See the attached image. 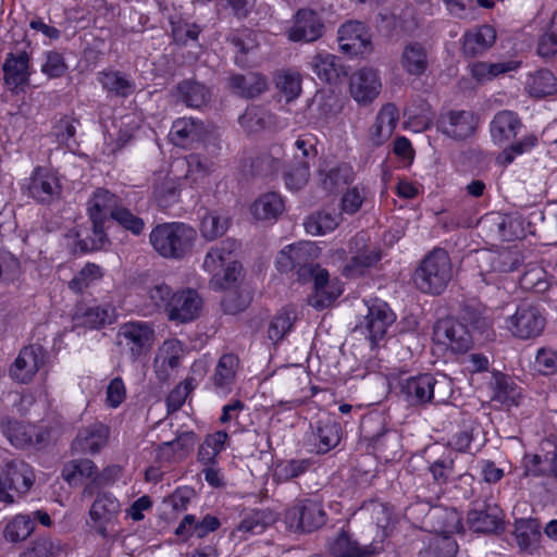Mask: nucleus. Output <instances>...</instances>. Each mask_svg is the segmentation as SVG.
Listing matches in <instances>:
<instances>
[{
	"label": "nucleus",
	"mask_w": 557,
	"mask_h": 557,
	"mask_svg": "<svg viewBox=\"0 0 557 557\" xmlns=\"http://www.w3.org/2000/svg\"><path fill=\"white\" fill-rule=\"evenodd\" d=\"M225 290L221 301L222 309L225 313L237 314L249 306L251 301L249 293L242 289L238 285Z\"/></svg>",
	"instance_id": "nucleus-59"
},
{
	"label": "nucleus",
	"mask_w": 557,
	"mask_h": 557,
	"mask_svg": "<svg viewBox=\"0 0 557 557\" xmlns=\"http://www.w3.org/2000/svg\"><path fill=\"white\" fill-rule=\"evenodd\" d=\"M115 312L111 306L88 307L78 317L79 324L89 329H99L114 321Z\"/></svg>",
	"instance_id": "nucleus-53"
},
{
	"label": "nucleus",
	"mask_w": 557,
	"mask_h": 557,
	"mask_svg": "<svg viewBox=\"0 0 557 557\" xmlns=\"http://www.w3.org/2000/svg\"><path fill=\"white\" fill-rule=\"evenodd\" d=\"M231 87L242 97L253 98L268 88L267 78L259 73L235 74L230 77Z\"/></svg>",
	"instance_id": "nucleus-37"
},
{
	"label": "nucleus",
	"mask_w": 557,
	"mask_h": 557,
	"mask_svg": "<svg viewBox=\"0 0 557 557\" xmlns=\"http://www.w3.org/2000/svg\"><path fill=\"white\" fill-rule=\"evenodd\" d=\"M325 30L322 17L311 9H300L287 29V38L293 42L310 44L320 39Z\"/></svg>",
	"instance_id": "nucleus-14"
},
{
	"label": "nucleus",
	"mask_w": 557,
	"mask_h": 557,
	"mask_svg": "<svg viewBox=\"0 0 557 557\" xmlns=\"http://www.w3.org/2000/svg\"><path fill=\"white\" fill-rule=\"evenodd\" d=\"M282 197L274 191L261 195L251 206V213L257 220H276L284 211Z\"/></svg>",
	"instance_id": "nucleus-43"
},
{
	"label": "nucleus",
	"mask_w": 557,
	"mask_h": 557,
	"mask_svg": "<svg viewBox=\"0 0 557 557\" xmlns=\"http://www.w3.org/2000/svg\"><path fill=\"white\" fill-rule=\"evenodd\" d=\"M453 278V264L445 249L429 252L413 274L417 288L430 295H441Z\"/></svg>",
	"instance_id": "nucleus-5"
},
{
	"label": "nucleus",
	"mask_w": 557,
	"mask_h": 557,
	"mask_svg": "<svg viewBox=\"0 0 557 557\" xmlns=\"http://www.w3.org/2000/svg\"><path fill=\"white\" fill-rule=\"evenodd\" d=\"M533 369L544 376L557 374V348L553 346L540 347L534 356Z\"/></svg>",
	"instance_id": "nucleus-60"
},
{
	"label": "nucleus",
	"mask_w": 557,
	"mask_h": 557,
	"mask_svg": "<svg viewBox=\"0 0 557 557\" xmlns=\"http://www.w3.org/2000/svg\"><path fill=\"white\" fill-rule=\"evenodd\" d=\"M381 250L376 247H367L358 255L354 256L344 267L343 275L346 277H357L374 267L381 260Z\"/></svg>",
	"instance_id": "nucleus-46"
},
{
	"label": "nucleus",
	"mask_w": 557,
	"mask_h": 557,
	"mask_svg": "<svg viewBox=\"0 0 557 557\" xmlns=\"http://www.w3.org/2000/svg\"><path fill=\"white\" fill-rule=\"evenodd\" d=\"M177 100L186 107L200 109L211 99L210 89L202 83L194 79H184L176 86Z\"/></svg>",
	"instance_id": "nucleus-34"
},
{
	"label": "nucleus",
	"mask_w": 557,
	"mask_h": 557,
	"mask_svg": "<svg viewBox=\"0 0 557 557\" xmlns=\"http://www.w3.org/2000/svg\"><path fill=\"white\" fill-rule=\"evenodd\" d=\"M400 393L411 406L446 404L454 393L450 377L443 373H423L400 382Z\"/></svg>",
	"instance_id": "nucleus-3"
},
{
	"label": "nucleus",
	"mask_w": 557,
	"mask_h": 557,
	"mask_svg": "<svg viewBox=\"0 0 557 557\" xmlns=\"http://www.w3.org/2000/svg\"><path fill=\"white\" fill-rule=\"evenodd\" d=\"M295 314L292 310L283 308L270 321L268 337L273 343H278L290 331L295 321Z\"/></svg>",
	"instance_id": "nucleus-58"
},
{
	"label": "nucleus",
	"mask_w": 557,
	"mask_h": 557,
	"mask_svg": "<svg viewBox=\"0 0 557 557\" xmlns=\"http://www.w3.org/2000/svg\"><path fill=\"white\" fill-rule=\"evenodd\" d=\"M479 125V117L468 110H449L442 113L437 120V128L454 140H465L471 137Z\"/></svg>",
	"instance_id": "nucleus-13"
},
{
	"label": "nucleus",
	"mask_w": 557,
	"mask_h": 557,
	"mask_svg": "<svg viewBox=\"0 0 557 557\" xmlns=\"http://www.w3.org/2000/svg\"><path fill=\"white\" fill-rule=\"evenodd\" d=\"M349 87L351 97L367 104L379 96L382 84L376 70L362 67L351 75Z\"/></svg>",
	"instance_id": "nucleus-25"
},
{
	"label": "nucleus",
	"mask_w": 557,
	"mask_h": 557,
	"mask_svg": "<svg viewBox=\"0 0 557 557\" xmlns=\"http://www.w3.org/2000/svg\"><path fill=\"white\" fill-rule=\"evenodd\" d=\"M275 84L287 101L297 98L301 91V77L297 72L286 71L278 74Z\"/></svg>",
	"instance_id": "nucleus-63"
},
{
	"label": "nucleus",
	"mask_w": 557,
	"mask_h": 557,
	"mask_svg": "<svg viewBox=\"0 0 557 557\" xmlns=\"http://www.w3.org/2000/svg\"><path fill=\"white\" fill-rule=\"evenodd\" d=\"M122 200L108 189H96L87 202V213L90 221L107 222L108 216L112 219V212L117 210Z\"/></svg>",
	"instance_id": "nucleus-32"
},
{
	"label": "nucleus",
	"mask_w": 557,
	"mask_h": 557,
	"mask_svg": "<svg viewBox=\"0 0 557 557\" xmlns=\"http://www.w3.org/2000/svg\"><path fill=\"white\" fill-rule=\"evenodd\" d=\"M234 246V243H222L212 247L205 257L203 269L211 274L210 286L213 289L235 287L243 277V267L232 255Z\"/></svg>",
	"instance_id": "nucleus-6"
},
{
	"label": "nucleus",
	"mask_w": 557,
	"mask_h": 557,
	"mask_svg": "<svg viewBox=\"0 0 557 557\" xmlns=\"http://www.w3.org/2000/svg\"><path fill=\"white\" fill-rule=\"evenodd\" d=\"M240 126L248 133H257L272 122V115L262 108L250 107L238 119Z\"/></svg>",
	"instance_id": "nucleus-56"
},
{
	"label": "nucleus",
	"mask_w": 557,
	"mask_h": 557,
	"mask_svg": "<svg viewBox=\"0 0 557 557\" xmlns=\"http://www.w3.org/2000/svg\"><path fill=\"white\" fill-rule=\"evenodd\" d=\"M515 536L522 550L533 553L540 543L541 524L537 519H519L515 523Z\"/></svg>",
	"instance_id": "nucleus-38"
},
{
	"label": "nucleus",
	"mask_w": 557,
	"mask_h": 557,
	"mask_svg": "<svg viewBox=\"0 0 557 557\" xmlns=\"http://www.w3.org/2000/svg\"><path fill=\"white\" fill-rule=\"evenodd\" d=\"M311 466L309 458L289 459L277 465L274 475L281 481H290L306 473Z\"/></svg>",
	"instance_id": "nucleus-62"
},
{
	"label": "nucleus",
	"mask_w": 557,
	"mask_h": 557,
	"mask_svg": "<svg viewBox=\"0 0 557 557\" xmlns=\"http://www.w3.org/2000/svg\"><path fill=\"white\" fill-rule=\"evenodd\" d=\"M457 453L454 450H445L443 455L430 463L429 470L433 476L434 483L430 493H425L423 487H418V497L425 503L431 504L437 500L443 493V485L447 484L456 474L455 461Z\"/></svg>",
	"instance_id": "nucleus-16"
},
{
	"label": "nucleus",
	"mask_w": 557,
	"mask_h": 557,
	"mask_svg": "<svg viewBox=\"0 0 557 557\" xmlns=\"http://www.w3.org/2000/svg\"><path fill=\"white\" fill-rule=\"evenodd\" d=\"M523 476L541 478L553 475L556 478L555 467L553 466V451L544 457L537 454H525L522 458Z\"/></svg>",
	"instance_id": "nucleus-48"
},
{
	"label": "nucleus",
	"mask_w": 557,
	"mask_h": 557,
	"mask_svg": "<svg viewBox=\"0 0 557 557\" xmlns=\"http://www.w3.org/2000/svg\"><path fill=\"white\" fill-rule=\"evenodd\" d=\"M99 484L95 478L83 491L84 497H94L86 524L101 539H114L120 529L121 503L112 493L97 491Z\"/></svg>",
	"instance_id": "nucleus-1"
},
{
	"label": "nucleus",
	"mask_w": 557,
	"mask_h": 557,
	"mask_svg": "<svg viewBox=\"0 0 557 557\" xmlns=\"http://www.w3.org/2000/svg\"><path fill=\"white\" fill-rule=\"evenodd\" d=\"M45 362V350L39 345H29L21 349L11 366V377L23 384L29 383Z\"/></svg>",
	"instance_id": "nucleus-21"
},
{
	"label": "nucleus",
	"mask_w": 557,
	"mask_h": 557,
	"mask_svg": "<svg viewBox=\"0 0 557 557\" xmlns=\"http://www.w3.org/2000/svg\"><path fill=\"white\" fill-rule=\"evenodd\" d=\"M327 521V513L321 502L312 498L295 500L285 512V522L296 533H312Z\"/></svg>",
	"instance_id": "nucleus-7"
},
{
	"label": "nucleus",
	"mask_w": 557,
	"mask_h": 557,
	"mask_svg": "<svg viewBox=\"0 0 557 557\" xmlns=\"http://www.w3.org/2000/svg\"><path fill=\"white\" fill-rule=\"evenodd\" d=\"M496 41L493 26L483 24L466 32L462 36V53L467 58H475L485 53Z\"/></svg>",
	"instance_id": "nucleus-27"
},
{
	"label": "nucleus",
	"mask_w": 557,
	"mask_h": 557,
	"mask_svg": "<svg viewBox=\"0 0 557 557\" xmlns=\"http://www.w3.org/2000/svg\"><path fill=\"white\" fill-rule=\"evenodd\" d=\"M3 84L5 87L18 94L29 84L32 76L30 53L26 50L9 52L2 64Z\"/></svg>",
	"instance_id": "nucleus-11"
},
{
	"label": "nucleus",
	"mask_w": 557,
	"mask_h": 557,
	"mask_svg": "<svg viewBox=\"0 0 557 557\" xmlns=\"http://www.w3.org/2000/svg\"><path fill=\"white\" fill-rule=\"evenodd\" d=\"M521 127L522 122L516 112L503 110L494 115L490 131L494 143L503 145L513 139Z\"/></svg>",
	"instance_id": "nucleus-33"
},
{
	"label": "nucleus",
	"mask_w": 557,
	"mask_h": 557,
	"mask_svg": "<svg viewBox=\"0 0 557 557\" xmlns=\"http://www.w3.org/2000/svg\"><path fill=\"white\" fill-rule=\"evenodd\" d=\"M329 553L334 557H371L379 548L373 544L361 545L342 530L327 543Z\"/></svg>",
	"instance_id": "nucleus-29"
},
{
	"label": "nucleus",
	"mask_w": 557,
	"mask_h": 557,
	"mask_svg": "<svg viewBox=\"0 0 557 557\" xmlns=\"http://www.w3.org/2000/svg\"><path fill=\"white\" fill-rule=\"evenodd\" d=\"M311 66L317 76L325 83H336L343 73L339 59L331 53H318L312 58Z\"/></svg>",
	"instance_id": "nucleus-47"
},
{
	"label": "nucleus",
	"mask_w": 557,
	"mask_h": 557,
	"mask_svg": "<svg viewBox=\"0 0 557 557\" xmlns=\"http://www.w3.org/2000/svg\"><path fill=\"white\" fill-rule=\"evenodd\" d=\"M97 473V466L90 459H75L67 461L62 469V478L69 484L78 479H90Z\"/></svg>",
	"instance_id": "nucleus-55"
},
{
	"label": "nucleus",
	"mask_w": 557,
	"mask_h": 557,
	"mask_svg": "<svg viewBox=\"0 0 557 557\" xmlns=\"http://www.w3.org/2000/svg\"><path fill=\"white\" fill-rule=\"evenodd\" d=\"M112 220H114L121 227L131 232L135 236H139L145 228L144 220L134 214L122 203L117 210L112 212Z\"/></svg>",
	"instance_id": "nucleus-64"
},
{
	"label": "nucleus",
	"mask_w": 557,
	"mask_h": 557,
	"mask_svg": "<svg viewBox=\"0 0 557 557\" xmlns=\"http://www.w3.org/2000/svg\"><path fill=\"white\" fill-rule=\"evenodd\" d=\"M276 521V516L272 510L258 509L248 515L237 527L238 532L244 533H261L265 527Z\"/></svg>",
	"instance_id": "nucleus-54"
},
{
	"label": "nucleus",
	"mask_w": 557,
	"mask_h": 557,
	"mask_svg": "<svg viewBox=\"0 0 557 557\" xmlns=\"http://www.w3.org/2000/svg\"><path fill=\"white\" fill-rule=\"evenodd\" d=\"M197 443V435L193 431L177 434L173 441L164 442L159 446V458L171 460L173 456L183 458L187 456Z\"/></svg>",
	"instance_id": "nucleus-41"
},
{
	"label": "nucleus",
	"mask_w": 557,
	"mask_h": 557,
	"mask_svg": "<svg viewBox=\"0 0 557 557\" xmlns=\"http://www.w3.org/2000/svg\"><path fill=\"white\" fill-rule=\"evenodd\" d=\"M35 482V474L30 466L22 459H10L4 462L0 475V502L14 503L13 491L18 495L26 494Z\"/></svg>",
	"instance_id": "nucleus-8"
},
{
	"label": "nucleus",
	"mask_w": 557,
	"mask_h": 557,
	"mask_svg": "<svg viewBox=\"0 0 557 557\" xmlns=\"http://www.w3.org/2000/svg\"><path fill=\"white\" fill-rule=\"evenodd\" d=\"M60 552L58 541L48 535H38L24 547L18 557H58Z\"/></svg>",
	"instance_id": "nucleus-51"
},
{
	"label": "nucleus",
	"mask_w": 557,
	"mask_h": 557,
	"mask_svg": "<svg viewBox=\"0 0 557 557\" xmlns=\"http://www.w3.org/2000/svg\"><path fill=\"white\" fill-rule=\"evenodd\" d=\"M282 147L273 146L269 152L257 157L251 163L252 171L256 175L267 176L276 172L282 162Z\"/></svg>",
	"instance_id": "nucleus-57"
},
{
	"label": "nucleus",
	"mask_w": 557,
	"mask_h": 557,
	"mask_svg": "<svg viewBox=\"0 0 557 557\" xmlns=\"http://www.w3.org/2000/svg\"><path fill=\"white\" fill-rule=\"evenodd\" d=\"M97 79L108 95L127 98L136 90V83L125 72L108 69L97 74Z\"/></svg>",
	"instance_id": "nucleus-31"
},
{
	"label": "nucleus",
	"mask_w": 557,
	"mask_h": 557,
	"mask_svg": "<svg viewBox=\"0 0 557 557\" xmlns=\"http://www.w3.org/2000/svg\"><path fill=\"white\" fill-rule=\"evenodd\" d=\"M481 272L507 273L515 271L521 263L520 253L513 249L500 251H481L478 253Z\"/></svg>",
	"instance_id": "nucleus-28"
},
{
	"label": "nucleus",
	"mask_w": 557,
	"mask_h": 557,
	"mask_svg": "<svg viewBox=\"0 0 557 557\" xmlns=\"http://www.w3.org/2000/svg\"><path fill=\"white\" fill-rule=\"evenodd\" d=\"M183 355L180 341L172 338L163 342L153 360L154 373L160 382H166L173 376L181 366Z\"/></svg>",
	"instance_id": "nucleus-23"
},
{
	"label": "nucleus",
	"mask_w": 557,
	"mask_h": 557,
	"mask_svg": "<svg viewBox=\"0 0 557 557\" xmlns=\"http://www.w3.org/2000/svg\"><path fill=\"white\" fill-rule=\"evenodd\" d=\"M202 309V298L191 288L180 289L174 293L168 318L172 322L188 323L197 319Z\"/></svg>",
	"instance_id": "nucleus-18"
},
{
	"label": "nucleus",
	"mask_w": 557,
	"mask_h": 557,
	"mask_svg": "<svg viewBox=\"0 0 557 557\" xmlns=\"http://www.w3.org/2000/svg\"><path fill=\"white\" fill-rule=\"evenodd\" d=\"M361 432L366 441L369 442L375 450H383L386 443L396 441L397 435L385 429L380 418H368L361 423Z\"/></svg>",
	"instance_id": "nucleus-42"
},
{
	"label": "nucleus",
	"mask_w": 557,
	"mask_h": 557,
	"mask_svg": "<svg viewBox=\"0 0 557 557\" xmlns=\"http://www.w3.org/2000/svg\"><path fill=\"white\" fill-rule=\"evenodd\" d=\"M35 531V519L30 515H16L4 527L3 536L10 543L26 540Z\"/></svg>",
	"instance_id": "nucleus-49"
},
{
	"label": "nucleus",
	"mask_w": 557,
	"mask_h": 557,
	"mask_svg": "<svg viewBox=\"0 0 557 557\" xmlns=\"http://www.w3.org/2000/svg\"><path fill=\"white\" fill-rule=\"evenodd\" d=\"M2 433L9 440V442L16 448L26 449L29 448L30 440V426L23 424L16 420L2 419L0 422Z\"/></svg>",
	"instance_id": "nucleus-52"
},
{
	"label": "nucleus",
	"mask_w": 557,
	"mask_h": 557,
	"mask_svg": "<svg viewBox=\"0 0 557 557\" xmlns=\"http://www.w3.org/2000/svg\"><path fill=\"white\" fill-rule=\"evenodd\" d=\"M502 510L486 500H475L467 515V524L475 533H495L500 527Z\"/></svg>",
	"instance_id": "nucleus-19"
},
{
	"label": "nucleus",
	"mask_w": 557,
	"mask_h": 557,
	"mask_svg": "<svg viewBox=\"0 0 557 557\" xmlns=\"http://www.w3.org/2000/svg\"><path fill=\"white\" fill-rule=\"evenodd\" d=\"M238 359L233 354L223 355L214 369L212 382L214 388L221 392H230L235 380Z\"/></svg>",
	"instance_id": "nucleus-44"
},
{
	"label": "nucleus",
	"mask_w": 557,
	"mask_h": 557,
	"mask_svg": "<svg viewBox=\"0 0 557 557\" xmlns=\"http://www.w3.org/2000/svg\"><path fill=\"white\" fill-rule=\"evenodd\" d=\"M313 435L317 438L314 443L317 451L319 454H326L339 444L342 428L333 418L326 417L317 421Z\"/></svg>",
	"instance_id": "nucleus-35"
},
{
	"label": "nucleus",
	"mask_w": 557,
	"mask_h": 557,
	"mask_svg": "<svg viewBox=\"0 0 557 557\" xmlns=\"http://www.w3.org/2000/svg\"><path fill=\"white\" fill-rule=\"evenodd\" d=\"M187 172L185 177L194 184H199L212 171L213 163L206 157L197 153L186 158Z\"/></svg>",
	"instance_id": "nucleus-61"
},
{
	"label": "nucleus",
	"mask_w": 557,
	"mask_h": 557,
	"mask_svg": "<svg viewBox=\"0 0 557 557\" xmlns=\"http://www.w3.org/2000/svg\"><path fill=\"white\" fill-rule=\"evenodd\" d=\"M433 339L455 352H465L472 344V337L466 325L454 319L437 321L433 327Z\"/></svg>",
	"instance_id": "nucleus-17"
},
{
	"label": "nucleus",
	"mask_w": 557,
	"mask_h": 557,
	"mask_svg": "<svg viewBox=\"0 0 557 557\" xmlns=\"http://www.w3.org/2000/svg\"><path fill=\"white\" fill-rule=\"evenodd\" d=\"M341 221V215L327 211H319L309 215L304 226L308 234L313 236L324 235L334 231Z\"/></svg>",
	"instance_id": "nucleus-50"
},
{
	"label": "nucleus",
	"mask_w": 557,
	"mask_h": 557,
	"mask_svg": "<svg viewBox=\"0 0 557 557\" xmlns=\"http://www.w3.org/2000/svg\"><path fill=\"white\" fill-rule=\"evenodd\" d=\"M110 436V429L101 422H94L79 429L72 441L71 450L73 454H98L107 444Z\"/></svg>",
	"instance_id": "nucleus-22"
},
{
	"label": "nucleus",
	"mask_w": 557,
	"mask_h": 557,
	"mask_svg": "<svg viewBox=\"0 0 557 557\" xmlns=\"http://www.w3.org/2000/svg\"><path fill=\"white\" fill-rule=\"evenodd\" d=\"M430 48L420 41H408L400 54V65L409 76L420 77L429 69Z\"/></svg>",
	"instance_id": "nucleus-26"
},
{
	"label": "nucleus",
	"mask_w": 557,
	"mask_h": 557,
	"mask_svg": "<svg viewBox=\"0 0 557 557\" xmlns=\"http://www.w3.org/2000/svg\"><path fill=\"white\" fill-rule=\"evenodd\" d=\"M545 322L544 315L536 306L523 302L506 319V329L517 338L531 339L542 334Z\"/></svg>",
	"instance_id": "nucleus-9"
},
{
	"label": "nucleus",
	"mask_w": 557,
	"mask_h": 557,
	"mask_svg": "<svg viewBox=\"0 0 557 557\" xmlns=\"http://www.w3.org/2000/svg\"><path fill=\"white\" fill-rule=\"evenodd\" d=\"M367 314L355 326V332L364 335L371 347L384 338L387 327L395 321V314L386 302L376 301L367 308Z\"/></svg>",
	"instance_id": "nucleus-10"
},
{
	"label": "nucleus",
	"mask_w": 557,
	"mask_h": 557,
	"mask_svg": "<svg viewBox=\"0 0 557 557\" xmlns=\"http://www.w3.org/2000/svg\"><path fill=\"white\" fill-rule=\"evenodd\" d=\"M197 237L196 230L185 223L159 224L149 235L153 249L164 258L182 259L189 253Z\"/></svg>",
	"instance_id": "nucleus-4"
},
{
	"label": "nucleus",
	"mask_w": 557,
	"mask_h": 557,
	"mask_svg": "<svg viewBox=\"0 0 557 557\" xmlns=\"http://www.w3.org/2000/svg\"><path fill=\"white\" fill-rule=\"evenodd\" d=\"M117 343L128 349L132 358L138 359L150 350L154 332L146 322H128L120 326Z\"/></svg>",
	"instance_id": "nucleus-12"
},
{
	"label": "nucleus",
	"mask_w": 557,
	"mask_h": 557,
	"mask_svg": "<svg viewBox=\"0 0 557 557\" xmlns=\"http://www.w3.org/2000/svg\"><path fill=\"white\" fill-rule=\"evenodd\" d=\"M294 270L300 282L314 283V295L309 298V305L315 309L329 307L336 295L326 290L329 283V272L313 262L314 248L311 243H299L292 245Z\"/></svg>",
	"instance_id": "nucleus-2"
},
{
	"label": "nucleus",
	"mask_w": 557,
	"mask_h": 557,
	"mask_svg": "<svg viewBox=\"0 0 557 557\" xmlns=\"http://www.w3.org/2000/svg\"><path fill=\"white\" fill-rule=\"evenodd\" d=\"M354 181V171L342 163L319 172V184L326 193H337Z\"/></svg>",
	"instance_id": "nucleus-36"
},
{
	"label": "nucleus",
	"mask_w": 557,
	"mask_h": 557,
	"mask_svg": "<svg viewBox=\"0 0 557 557\" xmlns=\"http://www.w3.org/2000/svg\"><path fill=\"white\" fill-rule=\"evenodd\" d=\"M28 196L39 203L50 205L60 199L62 186L55 173L42 166L34 170L27 184Z\"/></svg>",
	"instance_id": "nucleus-15"
},
{
	"label": "nucleus",
	"mask_w": 557,
	"mask_h": 557,
	"mask_svg": "<svg viewBox=\"0 0 557 557\" xmlns=\"http://www.w3.org/2000/svg\"><path fill=\"white\" fill-rule=\"evenodd\" d=\"M398 109L394 103L382 107L369 129V140L372 146L380 147L391 138L398 123Z\"/></svg>",
	"instance_id": "nucleus-30"
},
{
	"label": "nucleus",
	"mask_w": 557,
	"mask_h": 557,
	"mask_svg": "<svg viewBox=\"0 0 557 557\" xmlns=\"http://www.w3.org/2000/svg\"><path fill=\"white\" fill-rule=\"evenodd\" d=\"M205 132L202 122L193 117H182L173 122L170 136L175 145L198 140Z\"/></svg>",
	"instance_id": "nucleus-45"
},
{
	"label": "nucleus",
	"mask_w": 557,
	"mask_h": 557,
	"mask_svg": "<svg viewBox=\"0 0 557 557\" xmlns=\"http://www.w3.org/2000/svg\"><path fill=\"white\" fill-rule=\"evenodd\" d=\"M338 45L343 52L350 55L367 53L371 50V40L366 25L359 21H348L338 28Z\"/></svg>",
	"instance_id": "nucleus-20"
},
{
	"label": "nucleus",
	"mask_w": 557,
	"mask_h": 557,
	"mask_svg": "<svg viewBox=\"0 0 557 557\" xmlns=\"http://www.w3.org/2000/svg\"><path fill=\"white\" fill-rule=\"evenodd\" d=\"M428 518L438 522V527H434L435 532L450 534L459 531L460 518L455 510L434 508L429 511ZM437 547L444 553L443 556L438 557H456L458 545L449 536L445 535L440 540Z\"/></svg>",
	"instance_id": "nucleus-24"
},
{
	"label": "nucleus",
	"mask_w": 557,
	"mask_h": 557,
	"mask_svg": "<svg viewBox=\"0 0 557 557\" xmlns=\"http://www.w3.org/2000/svg\"><path fill=\"white\" fill-rule=\"evenodd\" d=\"M493 377L494 382L492 400L497 401L506 407L517 406L521 396L520 388L509 376L500 372H495Z\"/></svg>",
	"instance_id": "nucleus-40"
},
{
	"label": "nucleus",
	"mask_w": 557,
	"mask_h": 557,
	"mask_svg": "<svg viewBox=\"0 0 557 557\" xmlns=\"http://www.w3.org/2000/svg\"><path fill=\"white\" fill-rule=\"evenodd\" d=\"M525 89L536 98L554 95L557 91V78L550 70H537L529 74Z\"/></svg>",
	"instance_id": "nucleus-39"
}]
</instances>
